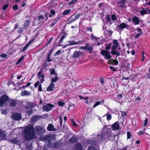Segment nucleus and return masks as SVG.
Instances as JSON below:
<instances>
[{"label":"nucleus","mask_w":150,"mask_h":150,"mask_svg":"<svg viewBox=\"0 0 150 150\" xmlns=\"http://www.w3.org/2000/svg\"><path fill=\"white\" fill-rule=\"evenodd\" d=\"M40 118V117L38 116H35L32 117L31 122L32 123L35 122L38 120Z\"/></svg>","instance_id":"20"},{"label":"nucleus","mask_w":150,"mask_h":150,"mask_svg":"<svg viewBox=\"0 0 150 150\" xmlns=\"http://www.w3.org/2000/svg\"><path fill=\"white\" fill-rule=\"evenodd\" d=\"M110 69L112 71H116V69L114 68L113 67L110 66L109 67Z\"/></svg>","instance_id":"51"},{"label":"nucleus","mask_w":150,"mask_h":150,"mask_svg":"<svg viewBox=\"0 0 150 150\" xmlns=\"http://www.w3.org/2000/svg\"><path fill=\"white\" fill-rule=\"evenodd\" d=\"M54 84L52 82H51L50 85L47 88V90L49 91H52L54 90Z\"/></svg>","instance_id":"12"},{"label":"nucleus","mask_w":150,"mask_h":150,"mask_svg":"<svg viewBox=\"0 0 150 150\" xmlns=\"http://www.w3.org/2000/svg\"><path fill=\"white\" fill-rule=\"evenodd\" d=\"M142 61H143L145 59V56L144 55V52H143L142 53Z\"/></svg>","instance_id":"64"},{"label":"nucleus","mask_w":150,"mask_h":150,"mask_svg":"<svg viewBox=\"0 0 150 150\" xmlns=\"http://www.w3.org/2000/svg\"><path fill=\"white\" fill-rule=\"evenodd\" d=\"M105 115L106 116L107 119L108 121L110 120L111 119L112 116L110 114L107 113Z\"/></svg>","instance_id":"32"},{"label":"nucleus","mask_w":150,"mask_h":150,"mask_svg":"<svg viewBox=\"0 0 150 150\" xmlns=\"http://www.w3.org/2000/svg\"><path fill=\"white\" fill-rule=\"evenodd\" d=\"M51 136H42L40 138L41 140L43 142H48V145H47L48 147H50L52 146L50 141Z\"/></svg>","instance_id":"3"},{"label":"nucleus","mask_w":150,"mask_h":150,"mask_svg":"<svg viewBox=\"0 0 150 150\" xmlns=\"http://www.w3.org/2000/svg\"><path fill=\"white\" fill-rule=\"evenodd\" d=\"M9 98L8 96L4 95L0 97V106H3L6 104V102L8 101Z\"/></svg>","instance_id":"4"},{"label":"nucleus","mask_w":150,"mask_h":150,"mask_svg":"<svg viewBox=\"0 0 150 150\" xmlns=\"http://www.w3.org/2000/svg\"><path fill=\"white\" fill-rule=\"evenodd\" d=\"M34 107V105L32 103H28L26 106V107L29 109H30Z\"/></svg>","instance_id":"29"},{"label":"nucleus","mask_w":150,"mask_h":150,"mask_svg":"<svg viewBox=\"0 0 150 150\" xmlns=\"http://www.w3.org/2000/svg\"><path fill=\"white\" fill-rule=\"evenodd\" d=\"M30 95V92L26 90H24L21 91V95L22 96H29Z\"/></svg>","instance_id":"19"},{"label":"nucleus","mask_w":150,"mask_h":150,"mask_svg":"<svg viewBox=\"0 0 150 150\" xmlns=\"http://www.w3.org/2000/svg\"><path fill=\"white\" fill-rule=\"evenodd\" d=\"M26 112L28 115L30 116V115L32 114L33 112V111L32 110H27L26 111Z\"/></svg>","instance_id":"37"},{"label":"nucleus","mask_w":150,"mask_h":150,"mask_svg":"<svg viewBox=\"0 0 150 150\" xmlns=\"http://www.w3.org/2000/svg\"><path fill=\"white\" fill-rule=\"evenodd\" d=\"M76 150H82V147L80 143H78L75 146Z\"/></svg>","instance_id":"24"},{"label":"nucleus","mask_w":150,"mask_h":150,"mask_svg":"<svg viewBox=\"0 0 150 150\" xmlns=\"http://www.w3.org/2000/svg\"><path fill=\"white\" fill-rule=\"evenodd\" d=\"M113 62L116 65H117L118 64V61L117 59H114L113 60Z\"/></svg>","instance_id":"55"},{"label":"nucleus","mask_w":150,"mask_h":150,"mask_svg":"<svg viewBox=\"0 0 150 150\" xmlns=\"http://www.w3.org/2000/svg\"><path fill=\"white\" fill-rule=\"evenodd\" d=\"M50 56L51 55H50V54H48L47 57V59L44 62H45V63H46L47 62H50L51 61V60L50 59Z\"/></svg>","instance_id":"35"},{"label":"nucleus","mask_w":150,"mask_h":150,"mask_svg":"<svg viewBox=\"0 0 150 150\" xmlns=\"http://www.w3.org/2000/svg\"><path fill=\"white\" fill-rule=\"evenodd\" d=\"M112 128L113 130H117L120 128V125L117 122H115L112 125Z\"/></svg>","instance_id":"11"},{"label":"nucleus","mask_w":150,"mask_h":150,"mask_svg":"<svg viewBox=\"0 0 150 150\" xmlns=\"http://www.w3.org/2000/svg\"><path fill=\"white\" fill-rule=\"evenodd\" d=\"M59 145L57 143H56L55 144H54L53 145L52 147L53 148H58L59 147Z\"/></svg>","instance_id":"44"},{"label":"nucleus","mask_w":150,"mask_h":150,"mask_svg":"<svg viewBox=\"0 0 150 150\" xmlns=\"http://www.w3.org/2000/svg\"><path fill=\"white\" fill-rule=\"evenodd\" d=\"M145 133V132H143L142 131H140L138 133L139 135H140L142 134H143Z\"/></svg>","instance_id":"63"},{"label":"nucleus","mask_w":150,"mask_h":150,"mask_svg":"<svg viewBox=\"0 0 150 150\" xmlns=\"http://www.w3.org/2000/svg\"><path fill=\"white\" fill-rule=\"evenodd\" d=\"M81 42H75L74 41H68L67 42V45H77L79 43H81Z\"/></svg>","instance_id":"14"},{"label":"nucleus","mask_w":150,"mask_h":150,"mask_svg":"<svg viewBox=\"0 0 150 150\" xmlns=\"http://www.w3.org/2000/svg\"><path fill=\"white\" fill-rule=\"evenodd\" d=\"M43 19V17L42 15H40L38 17V19L39 21H41V20L42 21Z\"/></svg>","instance_id":"58"},{"label":"nucleus","mask_w":150,"mask_h":150,"mask_svg":"<svg viewBox=\"0 0 150 150\" xmlns=\"http://www.w3.org/2000/svg\"><path fill=\"white\" fill-rule=\"evenodd\" d=\"M58 104L60 106H63L64 105V103L63 102L59 101L58 103Z\"/></svg>","instance_id":"47"},{"label":"nucleus","mask_w":150,"mask_h":150,"mask_svg":"<svg viewBox=\"0 0 150 150\" xmlns=\"http://www.w3.org/2000/svg\"><path fill=\"white\" fill-rule=\"evenodd\" d=\"M127 27V26L126 23H122L118 26V27L120 30H122L123 29L126 28Z\"/></svg>","instance_id":"17"},{"label":"nucleus","mask_w":150,"mask_h":150,"mask_svg":"<svg viewBox=\"0 0 150 150\" xmlns=\"http://www.w3.org/2000/svg\"><path fill=\"white\" fill-rule=\"evenodd\" d=\"M101 134H98L96 138V140L97 141L103 140V139L109 138L110 134L109 130L107 127H104L103 128Z\"/></svg>","instance_id":"2"},{"label":"nucleus","mask_w":150,"mask_h":150,"mask_svg":"<svg viewBox=\"0 0 150 150\" xmlns=\"http://www.w3.org/2000/svg\"><path fill=\"white\" fill-rule=\"evenodd\" d=\"M86 49L88 50L91 53L92 52L93 47L92 46H86Z\"/></svg>","instance_id":"34"},{"label":"nucleus","mask_w":150,"mask_h":150,"mask_svg":"<svg viewBox=\"0 0 150 150\" xmlns=\"http://www.w3.org/2000/svg\"><path fill=\"white\" fill-rule=\"evenodd\" d=\"M91 39L93 40H96V38L94 36V35H92L91 37Z\"/></svg>","instance_id":"56"},{"label":"nucleus","mask_w":150,"mask_h":150,"mask_svg":"<svg viewBox=\"0 0 150 150\" xmlns=\"http://www.w3.org/2000/svg\"><path fill=\"white\" fill-rule=\"evenodd\" d=\"M30 24V22L27 21H25L23 27L24 28L27 27Z\"/></svg>","instance_id":"33"},{"label":"nucleus","mask_w":150,"mask_h":150,"mask_svg":"<svg viewBox=\"0 0 150 150\" xmlns=\"http://www.w3.org/2000/svg\"><path fill=\"white\" fill-rule=\"evenodd\" d=\"M111 18L113 20H115L117 18V17L115 14H112L111 16Z\"/></svg>","instance_id":"45"},{"label":"nucleus","mask_w":150,"mask_h":150,"mask_svg":"<svg viewBox=\"0 0 150 150\" xmlns=\"http://www.w3.org/2000/svg\"><path fill=\"white\" fill-rule=\"evenodd\" d=\"M132 21L135 25H138L140 23V20L137 17L134 16L132 19Z\"/></svg>","instance_id":"16"},{"label":"nucleus","mask_w":150,"mask_h":150,"mask_svg":"<svg viewBox=\"0 0 150 150\" xmlns=\"http://www.w3.org/2000/svg\"><path fill=\"white\" fill-rule=\"evenodd\" d=\"M28 47V45H26L24 47L22 50V51L23 52H24L25 51V50H26V49Z\"/></svg>","instance_id":"61"},{"label":"nucleus","mask_w":150,"mask_h":150,"mask_svg":"<svg viewBox=\"0 0 150 150\" xmlns=\"http://www.w3.org/2000/svg\"><path fill=\"white\" fill-rule=\"evenodd\" d=\"M101 54L104 56L105 59H110L112 57L110 55V53L109 51H107L105 50H102L101 52Z\"/></svg>","instance_id":"5"},{"label":"nucleus","mask_w":150,"mask_h":150,"mask_svg":"<svg viewBox=\"0 0 150 150\" xmlns=\"http://www.w3.org/2000/svg\"><path fill=\"white\" fill-rule=\"evenodd\" d=\"M42 73V71H40L38 73V75L39 77H41L42 78H44L45 76Z\"/></svg>","instance_id":"30"},{"label":"nucleus","mask_w":150,"mask_h":150,"mask_svg":"<svg viewBox=\"0 0 150 150\" xmlns=\"http://www.w3.org/2000/svg\"><path fill=\"white\" fill-rule=\"evenodd\" d=\"M118 4H119V6L120 7H123L124 6L125 2H123V3L122 4L121 2H119Z\"/></svg>","instance_id":"50"},{"label":"nucleus","mask_w":150,"mask_h":150,"mask_svg":"<svg viewBox=\"0 0 150 150\" xmlns=\"http://www.w3.org/2000/svg\"><path fill=\"white\" fill-rule=\"evenodd\" d=\"M82 54L83 53L80 51H76L74 52L72 57L75 58H79Z\"/></svg>","instance_id":"9"},{"label":"nucleus","mask_w":150,"mask_h":150,"mask_svg":"<svg viewBox=\"0 0 150 150\" xmlns=\"http://www.w3.org/2000/svg\"><path fill=\"white\" fill-rule=\"evenodd\" d=\"M60 18L59 17H57L55 18L52 22V24L51 25V27H52L58 22L59 19Z\"/></svg>","instance_id":"23"},{"label":"nucleus","mask_w":150,"mask_h":150,"mask_svg":"<svg viewBox=\"0 0 150 150\" xmlns=\"http://www.w3.org/2000/svg\"><path fill=\"white\" fill-rule=\"evenodd\" d=\"M25 57V56H22L18 60L17 62L16 63V64H18L21 63H22Z\"/></svg>","instance_id":"27"},{"label":"nucleus","mask_w":150,"mask_h":150,"mask_svg":"<svg viewBox=\"0 0 150 150\" xmlns=\"http://www.w3.org/2000/svg\"><path fill=\"white\" fill-rule=\"evenodd\" d=\"M136 35H134V37L137 38L142 34L141 29L140 28H137L134 30Z\"/></svg>","instance_id":"6"},{"label":"nucleus","mask_w":150,"mask_h":150,"mask_svg":"<svg viewBox=\"0 0 150 150\" xmlns=\"http://www.w3.org/2000/svg\"><path fill=\"white\" fill-rule=\"evenodd\" d=\"M101 104V102L100 101H98L96 102L94 105L93 106V108H95L98 105H100Z\"/></svg>","instance_id":"40"},{"label":"nucleus","mask_w":150,"mask_h":150,"mask_svg":"<svg viewBox=\"0 0 150 150\" xmlns=\"http://www.w3.org/2000/svg\"><path fill=\"white\" fill-rule=\"evenodd\" d=\"M12 118L14 120H19L21 119V115L18 113H13L11 115Z\"/></svg>","instance_id":"7"},{"label":"nucleus","mask_w":150,"mask_h":150,"mask_svg":"<svg viewBox=\"0 0 150 150\" xmlns=\"http://www.w3.org/2000/svg\"><path fill=\"white\" fill-rule=\"evenodd\" d=\"M112 43L113 45L112 47V48L113 50H115L119 46V43L117 41V40H113Z\"/></svg>","instance_id":"10"},{"label":"nucleus","mask_w":150,"mask_h":150,"mask_svg":"<svg viewBox=\"0 0 150 150\" xmlns=\"http://www.w3.org/2000/svg\"><path fill=\"white\" fill-rule=\"evenodd\" d=\"M61 50H60L58 51L57 52H56L54 54V56H56L57 55H59V54L61 52Z\"/></svg>","instance_id":"59"},{"label":"nucleus","mask_w":150,"mask_h":150,"mask_svg":"<svg viewBox=\"0 0 150 150\" xmlns=\"http://www.w3.org/2000/svg\"><path fill=\"white\" fill-rule=\"evenodd\" d=\"M73 16H71L68 19V20L69 21H68V24H70V23L74 22V21H75L76 20L75 18H71Z\"/></svg>","instance_id":"28"},{"label":"nucleus","mask_w":150,"mask_h":150,"mask_svg":"<svg viewBox=\"0 0 150 150\" xmlns=\"http://www.w3.org/2000/svg\"><path fill=\"white\" fill-rule=\"evenodd\" d=\"M111 54L113 55H115L117 56L118 57L120 55V53L115 50H113L111 51Z\"/></svg>","instance_id":"26"},{"label":"nucleus","mask_w":150,"mask_h":150,"mask_svg":"<svg viewBox=\"0 0 150 150\" xmlns=\"http://www.w3.org/2000/svg\"><path fill=\"white\" fill-rule=\"evenodd\" d=\"M55 12L53 10H51L50 11V14L49 15L50 17H52V16L55 14Z\"/></svg>","instance_id":"36"},{"label":"nucleus","mask_w":150,"mask_h":150,"mask_svg":"<svg viewBox=\"0 0 150 150\" xmlns=\"http://www.w3.org/2000/svg\"><path fill=\"white\" fill-rule=\"evenodd\" d=\"M8 102L9 106L11 107H14L16 104V101L14 100H9Z\"/></svg>","instance_id":"18"},{"label":"nucleus","mask_w":150,"mask_h":150,"mask_svg":"<svg viewBox=\"0 0 150 150\" xmlns=\"http://www.w3.org/2000/svg\"><path fill=\"white\" fill-rule=\"evenodd\" d=\"M127 139H130L131 137V134L130 133L128 132H127Z\"/></svg>","instance_id":"46"},{"label":"nucleus","mask_w":150,"mask_h":150,"mask_svg":"<svg viewBox=\"0 0 150 150\" xmlns=\"http://www.w3.org/2000/svg\"><path fill=\"white\" fill-rule=\"evenodd\" d=\"M47 129L49 131H55L56 130L54 128L53 125L52 124H50L48 125Z\"/></svg>","instance_id":"21"},{"label":"nucleus","mask_w":150,"mask_h":150,"mask_svg":"<svg viewBox=\"0 0 150 150\" xmlns=\"http://www.w3.org/2000/svg\"><path fill=\"white\" fill-rule=\"evenodd\" d=\"M77 140V137H76L73 136L70 139V142H76Z\"/></svg>","instance_id":"31"},{"label":"nucleus","mask_w":150,"mask_h":150,"mask_svg":"<svg viewBox=\"0 0 150 150\" xmlns=\"http://www.w3.org/2000/svg\"><path fill=\"white\" fill-rule=\"evenodd\" d=\"M18 8V6L17 5H15L13 7V8L14 10H17Z\"/></svg>","instance_id":"60"},{"label":"nucleus","mask_w":150,"mask_h":150,"mask_svg":"<svg viewBox=\"0 0 150 150\" xmlns=\"http://www.w3.org/2000/svg\"><path fill=\"white\" fill-rule=\"evenodd\" d=\"M0 137L2 140H5L6 138V134L4 131L0 129Z\"/></svg>","instance_id":"13"},{"label":"nucleus","mask_w":150,"mask_h":150,"mask_svg":"<svg viewBox=\"0 0 150 150\" xmlns=\"http://www.w3.org/2000/svg\"><path fill=\"white\" fill-rule=\"evenodd\" d=\"M71 121L72 123V125L74 126H76L77 125L76 122H75L74 120L73 119H71Z\"/></svg>","instance_id":"42"},{"label":"nucleus","mask_w":150,"mask_h":150,"mask_svg":"<svg viewBox=\"0 0 150 150\" xmlns=\"http://www.w3.org/2000/svg\"><path fill=\"white\" fill-rule=\"evenodd\" d=\"M111 47L110 44H108L106 47V50H109L110 49Z\"/></svg>","instance_id":"57"},{"label":"nucleus","mask_w":150,"mask_h":150,"mask_svg":"<svg viewBox=\"0 0 150 150\" xmlns=\"http://www.w3.org/2000/svg\"><path fill=\"white\" fill-rule=\"evenodd\" d=\"M8 5L9 4H6L4 5L3 6V9H4V10H6V8L8 7Z\"/></svg>","instance_id":"53"},{"label":"nucleus","mask_w":150,"mask_h":150,"mask_svg":"<svg viewBox=\"0 0 150 150\" xmlns=\"http://www.w3.org/2000/svg\"><path fill=\"white\" fill-rule=\"evenodd\" d=\"M71 9H69L67 10H65L62 13V14L64 16L66 15L69 13L71 11Z\"/></svg>","instance_id":"25"},{"label":"nucleus","mask_w":150,"mask_h":150,"mask_svg":"<svg viewBox=\"0 0 150 150\" xmlns=\"http://www.w3.org/2000/svg\"><path fill=\"white\" fill-rule=\"evenodd\" d=\"M127 113L126 112H122V115L124 117L125 116H127Z\"/></svg>","instance_id":"62"},{"label":"nucleus","mask_w":150,"mask_h":150,"mask_svg":"<svg viewBox=\"0 0 150 150\" xmlns=\"http://www.w3.org/2000/svg\"><path fill=\"white\" fill-rule=\"evenodd\" d=\"M81 16V14L79 13L77 14L74 17L75 18V19L76 20L78 19H79V17Z\"/></svg>","instance_id":"52"},{"label":"nucleus","mask_w":150,"mask_h":150,"mask_svg":"<svg viewBox=\"0 0 150 150\" xmlns=\"http://www.w3.org/2000/svg\"><path fill=\"white\" fill-rule=\"evenodd\" d=\"M40 83V82L39 81H37L36 83H35L34 84V87L35 88H37L38 86H39V84Z\"/></svg>","instance_id":"48"},{"label":"nucleus","mask_w":150,"mask_h":150,"mask_svg":"<svg viewBox=\"0 0 150 150\" xmlns=\"http://www.w3.org/2000/svg\"><path fill=\"white\" fill-rule=\"evenodd\" d=\"M142 10L140 11V14L142 15L146 14L147 13H150V10L148 9H145L143 8H142Z\"/></svg>","instance_id":"15"},{"label":"nucleus","mask_w":150,"mask_h":150,"mask_svg":"<svg viewBox=\"0 0 150 150\" xmlns=\"http://www.w3.org/2000/svg\"><path fill=\"white\" fill-rule=\"evenodd\" d=\"M57 77L56 76L54 78H52L51 82L53 83L54 82H56L57 81Z\"/></svg>","instance_id":"41"},{"label":"nucleus","mask_w":150,"mask_h":150,"mask_svg":"<svg viewBox=\"0 0 150 150\" xmlns=\"http://www.w3.org/2000/svg\"><path fill=\"white\" fill-rule=\"evenodd\" d=\"M78 0H72L70 2L69 4V5L70 6L75 3H76Z\"/></svg>","instance_id":"39"},{"label":"nucleus","mask_w":150,"mask_h":150,"mask_svg":"<svg viewBox=\"0 0 150 150\" xmlns=\"http://www.w3.org/2000/svg\"><path fill=\"white\" fill-rule=\"evenodd\" d=\"M0 57L2 58H7V55L4 53H2L0 55Z\"/></svg>","instance_id":"38"},{"label":"nucleus","mask_w":150,"mask_h":150,"mask_svg":"<svg viewBox=\"0 0 150 150\" xmlns=\"http://www.w3.org/2000/svg\"><path fill=\"white\" fill-rule=\"evenodd\" d=\"M148 122V120L147 119H146L144 122V123L143 125V126L144 127H145L147 125Z\"/></svg>","instance_id":"43"},{"label":"nucleus","mask_w":150,"mask_h":150,"mask_svg":"<svg viewBox=\"0 0 150 150\" xmlns=\"http://www.w3.org/2000/svg\"><path fill=\"white\" fill-rule=\"evenodd\" d=\"M53 106L51 104H47V105L44 106L43 108L44 110L48 112L52 110Z\"/></svg>","instance_id":"8"},{"label":"nucleus","mask_w":150,"mask_h":150,"mask_svg":"<svg viewBox=\"0 0 150 150\" xmlns=\"http://www.w3.org/2000/svg\"><path fill=\"white\" fill-rule=\"evenodd\" d=\"M88 150H96V148L93 146H90L88 147Z\"/></svg>","instance_id":"49"},{"label":"nucleus","mask_w":150,"mask_h":150,"mask_svg":"<svg viewBox=\"0 0 150 150\" xmlns=\"http://www.w3.org/2000/svg\"><path fill=\"white\" fill-rule=\"evenodd\" d=\"M34 39H33L31 40L26 45H28V47L32 43V42L34 41Z\"/></svg>","instance_id":"54"},{"label":"nucleus","mask_w":150,"mask_h":150,"mask_svg":"<svg viewBox=\"0 0 150 150\" xmlns=\"http://www.w3.org/2000/svg\"><path fill=\"white\" fill-rule=\"evenodd\" d=\"M23 131V135L26 139H31L35 137L34 131L36 134L41 135L45 132L46 130L42 127L38 126H35L34 130L33 126L30 125L25 127Z\"/></svg>","instance_id":"1"},{"label":"nucleus","mask_w":150,"mask_h":150,"mask_svg":"<svg viewBox=\"0 0 150 150\" xmlns=\"http://www.w3.org/2000/svg\"><path fill=\"white\" fill-rule=\"evenodd\" d=\"M9 141L12 144H16L19 142V140L16 137V138H13L10 139Z\"/></svg>","instance_id":"22"}]
</instances>
